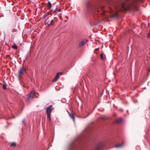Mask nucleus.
<instances>
[{
    "label": "nucleus",
    "instance_id": "obj_10",
    "mask_svg": "<svg viewBox=\"0 0 150 150\" xmlns=\"http://www.w3.org/2000/svg\"><path fill=\"white\" fill-rule=\"evenodd\" d=\"M33 94H31L30 93L28 94V96L27 98V100H29L30 99V98H33Z\"/></svg>",
    "mask_w": 150,
    "mask_h": 150
},
{
    "label": "nucleus",
    "instance_id": "obj_24",
    "mask_svg": "<svg viewBox=\"0 0 150 150\" xmlns=\"http://www.w3.org/2000/svg\"><path fill=\"white\" fill-rule=\"evenodd\" d=\"M149 71H150V69H149Z\"/></svg>",
    "mask_w": 150,
    "mask_h": 150
},
{
    "label": "nucleus",
    "instance_id": "obj_1",
    "mask_svg": "<svg viewBox=\"0 0 150 150\" xmlns=\"http://www.w3.org/2000/svg\"><path fill=\"white\" fill-rule=\"evenodd\" d=\"M53 109L54 108L52 107V105L47 107L45 108L46 112L47 115V118L49 119L50 121L51 120V114Z\"/></svg>",
    "mask_w": 150,
    "mask_h": 150
},
{
    "label": "nucleus",
    "instance_id": "obj_25",
    "mask_svg": "<svg viewBox=\"0 0 150 150\" xmlns=\"http://www.w3.org/2000/svg\"><path fill=\"white\" fill-rule=\"evenodd\" d=\"M87 117V116H86V117H84L83 118H85L86 117Z\"/></svg>",
    "mask_w": 150,
    "mask_h": 150
},
{
    "label": "nucleus",
    "instance_id": "obj_6",
    "mask_svg": "<svg viewBox=\"0 0 150 150\" xmlns=\"http://www.w3.org/2000/svg\"><path fill=\"white\" fill-rule=\"evenodd\" d=\"M103 145L102 144H100L98 145L95 148L94 150H100L101 147H103Z\"/></svg>",
    "mask_w": 150,
    "mask_h": 150
},
{
    "label": "nucleus",
    "instance_id": "obj_17",
    "mask_svg": "<svg viewBox=\"0 0 150 150\" xmlns=\"http://www.w3.org/2000/svg\"><path fill=\"white\" fill-rule=\"evenodd\" d=\"M48 6H49L50 8H51L52 7V5L50 2H48Z\"/></svg>",
    "mask_w": 150,
    "mask_h": 150
},
{
    "label": "nucleus",
    "instance_id": "obj_21",
    "mask_svg": "<svg viewBox=\"0 0 150 150\" xmlns=\"http://www.w3.org/2000/svg\"><path fill=\"white\" fill-rule=\"evenodd\" d=\"M147 37L148 38H150V30L149 33L147 34Z\"/></svg>",
    "mask_w": 150,
    "mask_h": 150
},
{
    "label": "nucleus",
    "instance_id": "obj_19",
    "mask_svg": "<svg viewBox=\"0 0 150 150\" xmlns=\"http://www.w3.org/2000/svg\"><path fill=\"white\" fill-rule=\"evenodd\" d=\"M30 93L34 95V94L35 93V91L34 90H32Z\"/></svg>",
    "mask_w": 150,
    "mask_h": 150
},
{
    "label": "nucleus",
    "instance_id": "obj_15",
    "mask_svg": "<svg viewBox=\"0 0 150 150\" xmlns=\"http://www.w3.org/2000/svg\"><path fill=\"white\" fill-rule=\"evenodd\" d=\"M61 10L60 9H57L54 11V12L55 13H57L61 11Z\"/></svg>",
    "mask_w": 150,
    "mask_h": 150
},
{
    "label": "nucleus",
    "instance_id": "obj_12",
    "mask_svg": "<svg viewBox=\"0 0 150 150\" xmlns=\"http://www.w3.org/2000/svg\"><path fill=\"white\" fill-rule=\"evenodd\" d=\"M12 48L14 49H17L18 48V47L16 45L14 44L12 46Z\"/></svg>",
    "mask_w": 150,
    "mask_h": 150
},
{
    "label": "nucleus",
    "instance_id": "obj_11",
    "mask_svg": "<svg viewBox=\"0 0 150 150\" xmlns=\"http://www.w3.org/2000/svg\"><path fill=\"white\" fill-rule=\"evenodd\" d=\"M54 20H50V23L49 24H48V26H50L51 25H54Z\"/></svg>",
    "mask_w": 150,
    "mask_h": 150
},
{
    "label": "nucleus",
    "instance_id": "obj_14",
    "mask_svg": "<svg viewBox=\"0 0 150 150\" xmlns=\"http://www.w3.org/2000/svg\"><path fill=\"white\" fill-rule=\"evenodd\" d=\"M123 145V144H119L115 146V147L116 148L120 147Z\"/></svg>",
    "mask_w": 150,
    "mask_h": 150
},
{
    "label": "nucleus",
    "instance_id": "obj_4",
    "mask_svg": "<svg viewBox=\"0 0 150 150\" xmlns=\"http://www.w3.org/2000/svg\"><path fill=\"white\" fill-rule=\"evenodd\" d=\"M87 40H84L81 41L79 44V46L81 47L83 46L85 44L87 41Z\"/></svg>",
    "mask_w": 150,
    "mask_h": 150
},
{
    "label": "nucleus",
    "instance_id": "obj_18",
    "mask_svg": "<svg viewBox=\"0 0 150 150\" xmlns=\"http://www.w3.org/2000/svg\"><path fill=\"white\" fill-rule=\"evenodd\" d=\"M7 86L5 84H4L3 86V88L4 89H6V88Z\"/></svg>",
    "mask_w": 150,
    "mask_h": 150
},
{
    "label": "nucleus",
    "instance_id": "obj_23",
    "mask_svg": "<svg viewBox=\"0 0 150 150\" xmlns=\"http://www.w3.org/2000/svg\"><path fill=\"white\" fill-rule=\"evenodd\" d=\"M10 57V56L9 55H7L6 56V57Z\"/></svg>",
    "mask_w": 150,
    "mask_h": 150
},
{
    "label": "nucleus",
    "instance_id": "obj_5",
    "mask_svg": "<svg viewBox=\"0 0 150 150\" xmlns=\"http://www.w3.org/2000/svg\"><path fill=\"white\" fill-rule=\"evenodd\" d=\"M123 121L122 118H120L116 120L115 122L117 124H119L122 122Z\"/></svg>",
    "mask_w": 150,
    "mask_h": 150
},
{
    "label": "nucleus",
    "instance_id": "obj_2",
    "mask_svg": "<svg viewBox=\"0 0 150 150\" xmlns=\"http://www.w3.org/2000/svg\"><path fill=\"white\" fill-rule=\"evenodd\" d=\"M26 69L24 67H23L21 68V69L18 74V77L23 74L24 73Z\"/></svg>",
    "mask_w": 150,
    "mask_h": 150
},
{
    "label": "nucleus",
    "instance_id": "obj_20",
    "mask_svg": "<svg viewBox=\"0 0 150 150\" xmlns=\"http://www.w3.org/2000/svg\"><path fill=\"white\" fill-rule=\"evenodd\" d=\"M100 58L101 59H103V54H100Z\"/></svg>",
    "mask_w": 150,
    "mask_h": 150
},
{
    "label": "nucleus",
    "instance_id": "obj_8",
    "mask_svg": "<svg viewBox=\"0 0 150 150\" xmlns=\"http://www.w3.org/2000/svg\"><path fill=\"white\" fill-rule=\"evenodd\" d=\"M69 116L70 117L71 119H72L74 121H75V119L74 116L73 114V113H69Z\"/></svg>",
    "mask_w": 150,
    "mask_h": 150
},
{
    "label": "nucleus",
    "instance_id": "obj_9",
    "mask_svg": "<svg viewBox=\"0 0 150 150\" xmlns=\"http://www.w3.org/2000/svg\"><path fill=\"white\" fill-rule=\"evenodd\" d=\"M50 17H49L45 21V25L47 24L48 25V24H49L50 23Z\"/></svg>",
    "mask_w": 150,
    "mask_h": 150
},
{
    "label": "nucleus",
    "instance_id": "obj_3",
    "mask_svg": "<svg viewBox=\"0 0 150 150\" xmlns=\"http://www.w3.org/2000/svg\"><path fill=\"white\" fill-rule=\"evenodd\" d=\"M62 74V73L61 72H59L57 73V74L55 77L54 78V79L52 80V81L53 82H54L56 81L59 78V75H61Z\"/></svg>",
    "mask_w": 150,
    "mask_h": 150
},
{
    "label": "nucleus",
    "instance_id": "obj_7",
    "mask_svg": "<svg viewBox=\"0 0 150 150\" xmlns=\"http://www.w3.org/2000/svg\"><path fill=\"white\" fill-rule=\"evenodd\" d=\"M50 14L51 13L50 12H48L46 13H45L42 16V19H45L47 16Z\"/></svg>",
    "mask_w": 150,
    "mask_h": 150
},
{
    "label": "nucleus",
    "instance_id": "obj_22",
    "mask_svg": "<svg viewBox=\"0 0 150 150\" xmlns=\"http://www.w3.org/2000/svg\"><path fill=\"white\" fill-rule=\"evenodd\" d=\"M23 123L24 124H25V120H24L23 121Z\"/></svg>",
    "mask_w": 150,
    "mask_h": 150
},
{
    "label": "nucleus",
    "instance_id": "obj_16",
    "mask_svg": "<svg viewBox=\"0 0 150 150\" xmlns=\"http://www.w3.org/2000/svg\"><path fill=\"white\" fill-rule=\"evenodd\" d=\"M125 3L123 2V3L121 5V7L122 8H123V9H125Z\"/></svg>",
    "mask_w": 150,
    "mask_h": 150
},
{
    "label": "nucleus",
    "instance_id": "obj_13",
    "mask_svg": "<svg viewBox=\"0 0 150 150\" xmlns=\"http://www.w3.org/2000/svg\"><path fill=\"white\" fill-rule=\"evenodd\" d=\"M16 143L15 142H12L11 143V146H14L15 147L16 146Z\"/></svg>",
    "mask_w": 150,
    "mask_h": 150
}]
</instances>
